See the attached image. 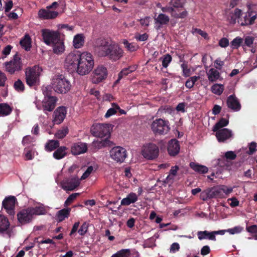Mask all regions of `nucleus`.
Segmentation results:
<instances>
[{
    "mask_svg": "<svg viewBox=\"0 0 257 257\" xmlns=\"http://www.w3.org/2000/svg\"><path fill=\"white\" fill-rule=\"evenodd\" d=\"M116 108H115V106L112 108H110L106 112L105 114V117L106 118H108L110 116H112V115L115 114L116 113Z\"/></svg>",
    "mask_w": 257,
    "mask_h": 257,
    "instance_id": "obj_60",
    "label": "nucleus"
},
{
    "mask_svg": "<svg viewBox=\"0 0 257 257\" xmlns=\"http://www.w3.org/2000/svg\"><path fill=\"white\" fill-rule=\"evenodd\" d=\"M109 127L108 124L97 123L92 126L90 132L94 137L108 139L110 135Z\"/></svg>",
    "mask_w": 257,
    "mask_h": 257,
    "instance_id": "obj_9",
    "label": "nucleus"
},
{
    "mask_svg": "<svg viewBox=\"0 0 257 257\" xmlns=\"http://www.w3.org/2000/svg\"><path fill=\"white\" fill-rule=\"evenodd\" d=\"M209 81L213 82L216 81L220 77L219 72L214 68H211L207 73Z\"/></svg>",
    "mask_w": 257,
    "mask_h": 257,
    "instance_id": "obj_35",
    "label": "nucleus"
},
{
    "mask_svg": "<svg viewBox=\"0 0 257 257\" xmlns=\"http://www.w3.org/2000/svg\"><path fill=\"white\" fill-rule=\"evenodd\" d=\"M53 86L54 90L59 93H66L71 88L70 82L63 75L56 76L53 80Z\"/></svg>",
    "mask_w": 257,
    "mask_h": 257,
    "instance_id": "obj_7",
    "label": "nucleus"
},
{
    "mask_svg": "<svg viewBox=\"0 0 257 257\" xmlns=\"http://www.w3.org/2000/svg\"><path fill=\"white\" fill-rule=\"evenodd\" d=\"M218 45L222 48H226L229 45V40L226 38H222L219 41Z\"/></svg>",
    "mask_w": 257,
    "mask_h": 257,
    "instance_id": "obj_57",
    "label": "nucleus"
},
{
    "mask_svg": "<svg viewBox=\"0 0 257 257\" xmlns=\"http://www.w3.org/2000/svg\"><path fill=\"white\" fill-rule=\"evenodd\" d=\"M192 33L193 34H197L200 36H201L202 37H203L205 39H206L208 36V34L204 31L201 30L200 29L197 28H194L192 29Z\"/></svg>",
    "mask_w": 257,
    "mask_h": 257,
    "instance_id": "obj_54",
    "label": "nucleus"
},
{
    "mask_svg": "<svg viewBox=\"0 0 257 257\" xmlns=\"http://www.w3.org/2000/svg\"><path fill=\"white\" fill-rule=\"evenodd\" d=\"M16 201L17 199L15 196H10L6 197L2 203L3 207L11 218H14L15 214V208Z\"/></svg>",
    "mask_w": 257,
    "mask_h": 257,
    "instance_id": "obj_15",
    "label": "nucleus"
},
{
    "mask_svg": "<svg viewBox=\"0 0 257 257\" xmlns=\"http://www.w3.org/2000/svg\"><path fill=\"white\" fill-rule=\"evenodd\" d=\"M256 144L255 142H251L249 145V150L247 152L248 154L252 155L256 151Z\"/></svg>",
    "mask_w": 257,
    "mask_h": 257,
    "instance_id": "obj_58",
    "label": "nucleus"
},
{
    "mask_svg": "<svg viewBox=\"0 0 257 257\" xmlns=\"http://www.w3.org/2000/svg\"><path fill=\"white\" fill-rule=\"evenodd\" d=\"M224 89V85L220 84H214L211 87L212 92L216 95H220Z\"/></svg>",
    "mask_w": 257,
    "mask_h": 257,
    "instance_id": "obj_43",
    "label": "nucleus"
},
{
    "mask_svg": "<svg viewBox=\"0 0 257 257\" xmlns=\"http://www.w3.org/2000/svg\"><path fill=\"white\" fill-rule=\"evenodd\" d=\"M189 166L195 172L199 174H205L208 171V169L206 166L197 163L191 162Z\"/></svg>",
    "mask_w": 257,
    "mask_h": 257,
    "instance_id": "obj_28",
    "label": "nucleus"
},
{
    "mask_svg": "<svg viewBox=\"0 0 257 257\" xmlns=\"http://www.w3.org/2000/svg\"><path fill=\"white\" fill-rule=\"evenodd\" d=\"M82 55V52L77 51L70 53L66 56L65 60V67L68 72L70 73L76 72Z\"/></svg>",
    "mask_w": 257,
    "mask_h": 257,
    "instance_id": "obj_5",
    "label": "nucleus"
},
{
    "mask_svg": "<svg viewBox=\"0 0 257 257\" xmlns=\"http://www.w3.org/2000/svg\"><path fill=\"white\" fill-rule=\"evenodd\" d=\"M59 146V142L57 140H49L46 144L45 149L46 151L51 152L56 149Z\"/></svg>",
    "mask_w": 257,
    "mask_h": 257,
    "instance_id": "obj_39",
    "label": "nucleus"
},
{
    "mask_svg": "<svg viewBox=\"0 0 257 257\" xmlns=\"http://www.w3.org/2000/svg\"><path fill=\"white\" fill-rule=\"evenodd\" d=\"M130 73L129 71L126 68L122 69V70L118 73V78L117 80L114 82L113 85H116L119 83L120 80L125 76H127Z\"/></svg>",
    "mask_w": 257,
    "mask_h": 257,
    "instance_id": "obj_47",
    "label": "nucleus"
},
{
    "mask_svg": "<svg viewBox=\"0 0 257 257\" xmlns=\"http://www.w3.org/2000/svg\"><path fill=\"white\" fill-rule=\"evenodd\" d=\"M172 58L171 56L169 54H166L164 56L163 59L162 60V66L164 68H167L169 63L171 62Z\"/></svg>",
    "mask_w": 257,
    "mask_h": 257,
    "instance_id": "obj_50",
    "label": "nucleus"
},
{
    "mask_svg": "<svg viewBox=\"0 0 257 257\" xmlns=\"http://www.w3.org/2000/svg\"><path fill=\"white\" fill-rule=\"evenodd\" d=\"M211 198H222L224 195H228L232 192V188L227 187L225 185L219 187H212L208 188Z\"/></svg>",
    "mask_w": 257,
    "mask_h": 257,
    "instance_id": "obj_13",
    "label": "nucleus"
},
{
    "mask_svg": "<svg viewBox=\"0 0 257 257\" xmlns=\"http://www.w3.org/2000/svg\"><path fill=\"white\" fill-rule=\"evenodd\" d=\"M31 43V38L28 34L26 35L20 42L21 47L27 51L30 50L32 47Z\"/></svg>",
    "mask_w": 257,
    "mask_h": 257,
    "instance_id": "obj_31",
    "label": "nucleus"
},
{
    "mask_svg": "<svg viewBox=\"0 0 257 257\" xmlns=\"http://www.w3.org/2000/svg\"><path fill=\"white\" fill-rule=\"evenodd\" d=\"M67 113L65 107L63 106L58 107L54 111V122L56 124H60L64 119Z\"/></svg>",
    "mask_w": 257,
    "mask_h": 257,
    "instance_id": "obj_22",
    "label": "nucleus"
},
{
    "mask_svg": "<svg viewBox=\"0 0 257 257\" xmlns=\"http://www.w3.org/2000/svg\"><path fill=\"white\" fill-rule=\"evenodd\" d=\"M257 15L255 12L251 11H248L246 13L242 14L240 16L238 23L241 26L251 25L254 23Z\"/></svg>",
    "mask_w": 257,
    "mask_h": 257,
    "instance_id": "obj_16",
    "label": "nucleus"
},
{
    "mask_svg": "<svg viewBox=\"0 0 257 257\" xmlns=\"http://www.w3.org/2000/svg\"><path fill=\"white\" fill-rule=\"evenodd\" d=\"M109 141L108 139L104 138L101 140L94 141L92 143V146L95 148V149H99L102 147H105L109 145Z\"/></svg>",
    "mask_w": 257,
    "mask_h": 257,
    "instance_id": "obj_37",
    "label": "nucleus"
},
{
    "mask_svg": "<svg viewBox=\"0 0 257 257\" xmlns=\"http://www.w3.org/2000/svg\"><path fill=\"white\" fill-rule=\"evenodd\" d=\"M209 234V232L208 231H199L197 232V235L198 239L199 240H202L207 237V235Z\"/></svg>",
    "mask_w": 257,
    "mask_h": 257,
    "instance_id": "obj_63",
    "label": "nucleus"
},
{
    "mask_svg": "<svg viewBox=\"0 0 257 257\" xmlns=\"http://www.w3.org/2000/svg\"><path fill=\"white\" fill-rule=\"evenodd\" d=\"M52 45L54 53L57 55H61L64 53L65 51V46L64 42L61 40V38H59V41H58L57 42H55L52 44Z\"/></svg>",
    "mask_w": 257,
    "mask_h": 257,
    "instance_id": "obj_27",
    "label": "nucleus"
},
{
    "mask_svg": "<svg viewBox=\"0 0 257 257\" xmlns=\"http://www.w3.org/2000/svg\"><path fill=\"white\" fill-rule=\"evenodd\" d=\"M242 228L239 226H235L233 228H230L226 230L227 232H228L229 233L231 234H234L235 233H238L241 231Z\"/></svg>",
    "mask_w": 257,
    "mask_h": 257,
    "instance_id": "obj_59",
    "label": "nucleus"
},
{
    "mask_svg": "<svg viewBox=\"0 0 257 257\" xmlns=\"http://www.w3.org/2000/svg\"><path fill=\"white\" fill-rule=\"evenodd\" d=\"M79 184L78 179L76 177H72L63 182L62 188L66 191H73L79 185Z\"/></svg>",
    "mask_w": 257,
    "mask_h": 257,
    "instance_id": "obj_18",
    "label": "nucleus"
},
{
    "mask_svg": "<svg viewBox=\"0 0 257 257\" xmlns=\"http://www.w3.org/2000/svg\"><path fill=\"white\" fill-rule=\"evenodd\" d=\"M6 71L10 74L19 72L23 68V63L20 56L17 53L10 61L4 63Z\"/></svg>",
    "mask_w": 257,
    "mask_h": 257,
    "instance_id": "obj_8",
    "label": "nucleus"
},
{
    "mask_svg": "<svg viewBox=\"0 0 257 257\" xmlns=\"http://www.w3.org/2000/svg\"><path fill=\"white\" fill-rule=\"evenodd\" d=\"M69 132V130L67 127L63 128L62 130H59L55 134L56 138L58 139H63Z\"/></svg>",
    "mask_w": 257,
    "mask_h": 257,
    "instance_id": "obj_49",
    "label": "nucleus"
},
{
    "mask_svg": "<svg viewBox=\"0 0 257 257\" xmlns=\"http://www.w3.org/2000/svg\"><path fill=\"white\" fill-rule=\"evenodd\" d=\"M241 15V11L238 9H235L233 12L229 13L228 16V20L230 24H235L236 20H239Z\"/></svg>",
    "mask_w": 257,
    "mask_h": 257,
    "instance_id": "obj_30",
    "label": "nucleus"
},
{
    "mask_svg": "<svg viewBox=\"0 0 257 257\" xmlns=\"http://www.w3.org/2000/svg\"><path fill=\"white\" fill-rule=\"evenodd\" d=\"M93 170V168L92 166H89L86 170L85 171V172L83 174L82 176L81 177V180L85 179L87 178L92 173V171Z\"/></svg>",
    "mask_w": 257,
    "mask_h": 257,
    "instance_id": "obj_56",
    "label": "nucleus"
},
{
    "mask_svg": "<svg viewBox=\"0 0 257 257\" xmlns=\"http://www.w3.org/2000/svg\"><path fill=\"white\" fill-rule=\"evenodd\" d=\"M78 193H73L71 194L65 202V205L67 206L72 203L78 195Z\"/></svg>",
    "mask_w": 257,
    "mask_h": 257,
    "instance_id": "obj_52",
    "label": "nucleus"
},
{
    "mask_svg": "<svg viewBox=\"0 0 257 257\" xmlns=\"http://www.w3.org/2000/svg\"><path fill=\"white\" fill-rule=\"evenodd\" d=\"M200 198L203 201H206L208 199H211L210 198V193L208 188L200 193Z\"/></svg>",
    "mask_w": 257,
    "mask_h": 257,
    "instance_id": "obj_53",
    "label": "nucleus"
},
{
    "mask_svg": "<svg viewBox=\"0 0 257 257\" xmlns=\"http://www.w3.org/2000/svg\"><path fill=\"white\" fill-rule=\"evenodd\" d=\"M58 15V13L49 10L41 9L39 11L38 16L40 19L43 20L53 19Z\"/></svg>",
    "mask_w": 257,
    "mask_h": 257,
    "instance_id": "obj_24",
    "label": "nucleus"
},
{
    "mask_svg": "<svg viewBox=\"0 0 257 257\" xmlns=\"http://www.w3.org/2000/svg\"><path fill=\"white\" fill-rule=\"evenodd\" d=\"M88 228V223L86 222H84L78 229V232L80 235H84L87 232Z\"/></svg>",
    "mask_w": 257,
    "mask_h": 257,
    "instance_id": "obj_51",
    "label": "nucleus"
},
{
    "mask_svg": "<svg viewBox=\"0 0 257 257\" xmlns=\"http://www.w3.org/2000/svg\"><path fill=\"white\" fill-rule=\"evenodd\" d=\"M10 223L6 216L0 214V232L8 233L9 231Z\"/></svg>",
    "mask_w": 257,
    "mask_h": 257,
    "instance_id": "obj_25",
    "label": "nucleus"
},
{
    "mask_svg": "<svg viewBox=\"0 0 257 257\" xmlns=\"http://www.w3.org/2000/svg\"><path fill=\"white\" fill-rule=\"evenodd\" d=\"M52 91L50 87H45L43 90L44 98L41 104H36V107L39 110H42L45 114L47 112L52 111L56 105L58 100L56 96L51 95Z\"/></svg>",
    "mask_w": 257,
    "mask_h": 257,
    "instance_id": "obj_2",
    "label": "nucleus"
},
{
    "mask_svg": "<svg viewBox=\"0 0 257 257\" xmlns=\"http://www.w3.org/2000/svg\"><path fill=\"white\" fill-rule=\"evenodd\" d=\"M78 64L76 72L82 76L89 74L92 71L94 65L93 55L88 52H82V55Z\"/></svg>",
    "mask_w": 257,
    "mask_h": 257,
    "instance_id": "obj_3",
    "label": "nucleus"
},
{
    "mask_svg": "<svg viewBox=\"0 0 257 257\" xmlns=\"http://www.w3.org/2000/svg\"><path fill=\"white\" fill-rule=\"evenodd\" d=\"M32 217L34 215H40L45 214L46 210L43 206H39L36 207H28Z\"/></svg>",
    "mask_w": 257,
    "mask_h": 257,
    "instance_id": "obj_34",
    "label": "nucleus"
},
{
    "mask_svg": "<svg viewBox=\"0 0 257 257\" xmlns=\"http://www.w3.org/2000/svg\"><path fill=\"white\" fill-rule=\"evenodd\" d=\"M173 9L175 11V13L178 15V17H173L175 19H184L188 16V12L184 9V8H174Z\"/></svg>",
    "mask_w": 257,
    "mask_h": 257,
    "instance_id": "obj_42",
    "label": "nucleus"
},
{
    "mask_svg": "<svg viewBox=\"0 0 257 257\" xmlns=\"http://www.w3.org/2000/svg\"><path fill=\"white\" fill-rule=\"evenodd\" d=\"M174 111L173 108L169 105L161 106L157 112V115L159 117H164V114H171Z\"/></svg>",
    "mask_w": 257,
    "mask_h": 257,
    "instance_id": "obj_33",
    "label": "nucleus"
},
{
    "mask_svg": "<svg viewBox=\"0 0 257 257\" xmlns=\"http://www.w3.org/2000/svg\"><path fill=\"white\" fill-rule=\"evenodd\" d=\"M41 33L43 42L49 46L58 42L60 38V33L57 31L44 29L41 30Z\"/></svg>",
    "mask_w": 257,
    "mask_h": 257,
    "instance_id": "obj_11",
    "label": "nucleus"
},
{
    "mask_svg": "<svg viewBox=\"0 0 257 257\" xmlns=\"http://www.w3.org/2000/svg\"><path fill=\"white\" fill-rule=\"evenodd\" d=\"M137 200V195L134 193H131L129 194L126 198H124L121 200V205L127 206L131 203L136 202Z\"/></svg>",
    "mask_w": 257,
    "mask_h": 257,
    "instance_id": "obj_29",
    "label": "nucleus"
},
{
    "mask_svg": "<svg viewBox=\"0 0 257 257\" xmlns=\"http://www.w3.org/2000/svg\"><path fill=\"white\" fill-rule=\"evenodd\" d=\"M12 111V108L7 103H0V116L9 115Z\"/></svg>",
    "mask_w": 257,
    "mask_h": 257,
    "instance_id": "obj_41",
    "label": "nucleus"
},
{
    "mask_svg": "<svg viewBox=\"0 0 257 257\" xmlns=\"http://www.w3.org/2000/svg\"><path fill=\"white\" fill-rule=\"evenodd\" d=\"M229 121L224 118H221L219 121L215 123L212 128V131L215 132L222 128V127L227 126L228 124Z\"/></svg>",
    "mask_w": 257,
    "mask_h": 257,
    "instance_id": "obj_38",
    "label": "nucleus"
},
{
    "mask_svg": "<svg viewBox=\"0 0 257 257\" xmlns=\"http://www.w3.org/2000/svg\"><path fill=\"white\" fill-rule=\"evenodd\" d=\"M70 208L62 209L58 211L57 213V219L59 222L63 221L66 218H68L70 211Z\"/></svg>",
    "mask_w": 257,
    "mask_h": 257,
    "instance_id": "obj_32",
    "label": "nucleus"
},
{
    "mask_svg": "<svg viewBox=\"0 0 257 257\" xmlns=\"http://www.w3.org/2000/svg\"><path fill=\"white\" fill-rule=\"evenodd\" d=\"M181 67L183 69V75L185 77L189 76L190 71V69L188 68L187 65L183 63L181 65Z\"/></svg>",
    "mask_w": 257,
    "mask_h": 257,
    "instance_id": "obj_64",
    "label": "nucleus"
},
{
    "mask_svg": "<svg viewBox=\"0 0 257 257\" xmlns=\"http://www.w3.org/2000/svg\"><path fill=\"white\" fill-rule=\"evenodd\" d=\"M95 50L99 56L107 57L109 59L115 61L120 59L123 51L115 42H110L103 38H98L94 42Z\"/></svg>",
    "mask_w": 257,
    "mask_h": 257,
    "instance_id": "obj_1",
    "label": "nucleus"
},
{
    "mask_svg": "<svg viewBox=\"0 0 257 257\" xmlns=\"http://www.w3.org/2000/svg\"><path fill=\"white\" fill-rule=\"evenodd\" d=\"M127 156L126 149L120 146L114 147L110 151L111 158L117 163H123Z\"/></svg>",
    "mask_w": 257,
    "mask_h": 257,
    "instance_id": "obj_12",
    "label": "nucleus"
},
{
    "mask_svg": "<svg viewBox=\"0 0 257 257\" xmlns=\"http://www.w3.org/2000/svg\"><path fill=\"white\" fill-rule=\"evenodd\" d=\"M254 41V38L250 36H247L244 39V45L247 47H251Z\"/></svg>",
    "mask_w": 257,
    "mask_h": 257,
    "instance_id": "obj_61",
    "label": "nucleus"
},
{
    "mask_svg": "<svg viewBox=\"0 0 257 257\" xmlns=\"http://www.w3.org/2000/svg\"><path fill=\"white\" fill-rule=\"evenodd\" d=\"M153 132L156 135H165L170 130L169 122L162 118L154 120L151 125Z\"/></svg>",
    "mask_w": 257,
    "mask_h": 257,
    "instance_id": "obj_6",
    "label": "nucleus"
},
{
    "mask_svg": "<svg viewBox=\"0 0 257 257\" xmlns=\"http://www.w3.org/2000/svg\"><path fill=\"white\" fill-rule=\"evenodd\" d=\"M68 149L66 147H58L53 153V157L57 160H60L67 155Z\"/></svg>",
    "mask_w": 257,
    "mask_h": 257,
    "instance_id": "obj_26",
    "label": "nucleus"
},
{
    "mask_svg": "<svg viewBox=\"0 0 257 257\" xmlns=\"http://www.w3.org/2000/svg\"><path fill=\"white\" fill-rule=\"evenodd\" d=\"M225 157L227 159H229V160H234L236 158V155L232 151H227L225 154Z\"/></svg>",
    "mask_w": 257,
    "mask_h": 257,
    "instance_id": "obj_62",
    "label": "nucleus"
},
{
    "mask_svg": "<svg viewBox=\"0 0 257 257\" xmlns=\"http://www.w3.org/2000/svg\"><path fill=\"white\" fill-rule=\"evenodd\" d=\"M107 76V69L103 66H98L94 70L92 74V82L98 84L105 80Z\"/></svg>",
    "mask_w": 257,
    "mask_h": 257,
    "instance_id": "obj_14",
    "label": "nucleus"
},
{
    "mask_svg": "<svg viewBox=\"0 0 257 257\" xmlns=\"http://www.w3.org/2000/svg\"><path fill=\"white\" fill-rule=\"evenodd\" d=\"M73 46L75 48H80L84 44V37L83 34H77L74 36L73 41Z\"/></svg>",
    "mask_w": 257,
    "mask_h": 257,
    "instance_id": "obj_36",
    "label": "nucleus"
},
{
    "mask_svg": "<svg viewBox=\"0 0 257 257\" xmlns=\"http://www.w3.org/2000/svg\"><path fill=\"white\" fill-rule=\"evenodd\" d=\"M242 43L243 39L239 37H237L231 42V46L232 49H237L241 45L243 47L244 45H242Z\"/></svg>",
    "mask_w": 257,
    "mask_h": 257,
    "instance_id": "obj_46",
    "label": "nucleus"
},
{
    "mask_svg": "<svg viewBox=\"0 0 257 257\" xmlns=\"http://www.w3.org/2000/svg\"><path fill=\"white\" fill-rule=\"evenodd\" d=\"M215 132V136L218 141L220 143L225 142L233 136L232 131L226 128H222Z\"/></svg>",
    "mask_w": 257,
    "mask_h": 257,
    "instance_id": "obj_20",
    "label": "nucleus"
},
{
    "mask_svg": "<svg viewBox=\"0 0 257 257\" xmlns=\"http://www.w3.org/2000/svg\"><path fill=\"white\" fill-rule=\"evenodd\" d=\"M161 10L163 13H167L171 15L172 17H178V15L175 13L172 5L168 4L165 7H161Z\"/></svg>",
    "mask_w": 257,
    "mask_h": 257,
    "instance_id": "obj_44",
    "label": "nucleus"
},
{
    "mask_svg": "<svg viewBox=\"0 0 257 257\" xmlns=\"http://www.w3.org/2000/svg\"><path fill=\"white\" fill-rule=\"evenodd\" d=\"M17 218L19 223L21 224H25L30 223L33 218L28 208H27L20 210L18 213Z\"/></svg>",
    "mask_w": 257,
    "mask_h": 257,
    "instance_id": "obj_17",
    "label": "nucleus"
},
{
    "mask_svg": "<svg viewBox=\"0 0 257 257\" xmlns=\"http://www.w3.org/2000/svg\"><path fill=\"white\" fill-rule=\"evenodd\" d=\"M88 147L86 143L78 142L73 144L71 148V153L73 155H78L87 152Z\"/></svg>",
    "mask_w": 257,
    "mask_h": 257,
    "instance_id": "obj_21",
    "label": "nucleus"
},
{
    "mask_svg": "<svg viewBox=\"0 0 257 257\" xmlns=\"http://www.w3.org/2000/svg\"><path fill=\"white\" fill-rule=\"evenodd\" d=\"M14 88L19 92H23L25 89L24 83L19 79L15 82L14 84Z\"/></svg>",
    "mask_w": 257,
    "mask_h": 257,
    "instance_id": "obj_45",
    "label": "nucleus"
},
{
    "mask_svg": "<svg viewBox=\"0 0 257 257\" xmlns=\"http://www.w3.org/2000/svg\"><path fill=\"white\" fill-rule=\"evenodd\" d=\"M159 149L158 146L150 143L144 145L142 149V155L146 159L153 160L158 158Z\"/></svg>",
    "mask_w": 257,
    "mask_h": 257,
    "instance_id": "obj_10",
    "label": "nucleus"
},
{
    "mask_svg": "<svg viewBox=\"0 0 257 257\" xmlns=\"http://www.w3.org/2000/svg\"><path fill=\"white\" fill-rule=\"evenodd\" d=\"M42 71V68L38 65L27 68L25 70V80L27 84L30 87L39 85Z\"/></svg>",
    "mask_w": 257,
    "mask_h": 257,
    "instance_id": "obj_4",
    "label": "nucleus"
},
{
    "mask_svg": "<svg viewBox=\"0 0 257 257\" xmlns=\"http://www.w3.org/2000/svg\"><path fill=\"white\" fill-rule=\"evenodd\" d=\"M185 2V0H170L169 5H172L174 8H184Z\"/></svg>",
    "mask_w": 257,
    "mask_h": 257,
    "instance_id": "obj_48",
    "label": "nucleus"
},
{
    "mask_svg": "<svg viewBox=\"0 0 257 257\" xmlns=\"http://www.w3.org/2000/svg\"><path fill=\"white\" fill-rule=\"evenodd\" d=\"M167 150L170 156H175L177 155L180 151L179 141L176 139L171 140L169 142Z\"/></svg>",
    "mask_w": 257,
    "mask_h": 257,
    "instance_id": "obj_23",
    "label": "nucleus"
},
{
    "mask_svg": "<svg viewBox=\"0 0 257 257\" xmlns=\"http://www.w3.org/2000/svg\"><path fill=\"white\" fill-rule=\"evenodd\" d=\"M123 44L125 46V47L127 48L128 50L130 51L133 52L136 51L137 49V46L136 45L134 44L133 43H130L126 40L123 42Z\"/></svg>",
    "mask_w": 257,
    "mask_h": 257,
    "instance_id": "obj_55",
    "label": "nucleus"
},
{
    "mask_svg": "<svg viewBox=\"0 0 257 257\" xmlns=\"http://www.w3.org/2000/svg\"><path fill=\"white\" fill-rule=\"evenodd\" d=\"M169 21V17L164 14H160L157 18H155V23L159 24L160 25H166Z\"/></svg>",
    "mask_w": 257,
    "mask_h": 257,
    "instance_id": "obj_40",
    "label": "nucleus"
},
{
    "mask_svg": "<svg viewBox=\"0 0 257 257\" xmlns=\"http://www.w3.org/2000/svg\"><path fill=\"white\" fill-rule=\"evenodd\" d=\"M227 107L234 111H238L241 109V104L235 94L229 95L226 100Z\"/></svg>",
    "mask_w": 257,
    "mask_h": 257,
    "instance_id": "obj_19",
    "label": "nucleus"
}]
</instances>
